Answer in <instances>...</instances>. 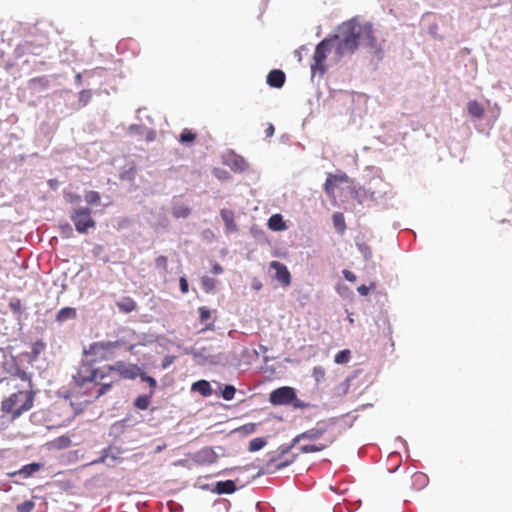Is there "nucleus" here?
Wrapping results in <instances>:
<instances>
[{
  "mask_svg": "<svg viewBox=\"0 0 512 512\" xmlns=\"http://www.w3.org/2000/svg\"><path fill=\"white\" fill-rule=\"evenodd\" d=\"M139 374L138 365L127 364L124 361L98 367H93L91 363H81L73 375V382L76 388L85 389L93 399H98L121 380H133Z\"/></svg>",
  "mask_w": 512,
  "mask_h": 512,
  "instance_id": "f257e3e1",
  "label": "nucleus"
},
{
  "mask_svg": "<svg viewBox=\"0 0 512 512\" xmlns=\"http://www.w3.org/2000/svg\"><path fill=\"white\" fill-rule=\"evenodd\" d=\"M359 22L349 20L339 27V34L332 39L336 40L335 53L338 57H343L354 53L359 47Z\"/></svg>",
  "mask_w": 512,
  "mask_h": 512,
  "instance_id": "f03ea898",
  "label": "nucleus"
},
{
  "mask_svg": "<svg viewBox=\"0 0 512 512\" xmlns=\"http://www.w3.org/2000/svg\"><path fill=\"white\" fill-rule=\"evenodd\" d=\"M34 398L35 392L33 389L19 390L1 402V410L4 413L11 414V420H16L33 407Z\"/></svg>",
  "mask_w": 512,
  "mask_h": 512,
  "instance_id": "7ed1b4c3",
  "label": "nucleus"
},
{
  "mask_svg": "<svg viewBox=\"0 0 512 512\" xmlns=\"http://www.w3.org/2000/svg\"><path fill=\"white\" fill-rule=\"evenodd\" d=\"M123 344V340L93 342L84 350L83 353L87 360L82 363H91L93 367H96V363L110 360L114 355V350Z\"/></svg>",
  "mask_w": 512,
  "mask_h": 512,
  "instance_id": "20e7f679",
  "label": "nucleus"
},
{
  "mask_svg": "<svg viewBox=\"0 0 512 512\" xmlns=\"http://www.w3.org/2000/svg\"><path fill=\"white\" fill-rule=\"evenodd\" d=\"M359 46H363L369 50L373 57L378 60L383 58V47L378 43L374 35L373 25L369 22H359Z\"/></svg>",
  "mask_w": 512,
  "mask_h": 512,
  "instance_id": "39448f33",
  "label": "nucleus"
},
{
  "mask_svg": "<svg viewBox=\"0 0 512 512\" xmlns=\"http://www.w3.org/2000/svg\"><path fill=\"white\" fill-rule=\"evenodd\" d=\"M333 39L325 38L317 46L313 54V62L311 63L312 75L319 74L322 76L326 71V59L330 52Z\"/></svg>",
  "mask_w": 512,
  "mask_h": 512,
  "instance_id": "423d86ee",
  "label": "nucleus"
},
{
  "mask_svg": "<svg viewBox=\"0 0 512 512\" xmlns=\"http://www.w3.org/2000/svg\"><path fill=\"white\" fill-rule=\"evenodd\" d=\"M92 210L88 207L74 209L70 215L76 230L79 233H87L90 228H94L96 223L91 217Z\"/></svg>",
  "mask_w": 512,
  "mask_h": 512,
  "instance_id": "0eeeda50",
  "label": "nucleus"
},
{
  "mask_svg": "<svg viewBox=\"0 0 512 512\" xmlns=\"http://www.w3.org/2000/svg\"><path fill=\"white\" fill-rule=\"evenodd\" d=\"M297 400L292 387L284 386L273 390L269 395V402L273 405H288Z\"/></svg>",
  "mask_w": 512,
  "mask_h": 512,
  "instance_id": "6e6552de",
  "label": "nucleus"
},
{
  "mask_svg": "<svg viewBox=\"0 0 512 512\" xmlns=\"http://www.w3.org/2000/svg\"><path fill=\"white\" fill-rule=\"evenodd\" d=\"M327 430L328 424L325 421H320L315 427L297 435L292 441V446L296 445L302 439L316 440L320 438L324 433H326Z\"/></svg>",
  "mask_w": 512,
  "mask_h": 512,
  "instance_id": "1a4fd4ad",
  "label": "nucleus"
},
{
  "mask_svg": "<svg viewBox=\"0 0 512 512\" xmlns=\"http://www.w3.org/2000/svg\"><path fill=\"white\" fill-rule=\"evenodd\" d=\"M348 181L349 177L345 173L337 175L329 174L324 184L325 193L329 198H335V189L337 188L338 184L347 183Z\"/></svg>",
  "mask_w": 512,
  "mask_h": 512,
  "instance_id": "9d476101",
  "label": "nucleus"
},
{
  "mask_svg": "<svg viewBox=\"0 0 512 512\" xmlns=\"http://www.w3.org/2000/svg\"><path fill=\"white\" fill-rule=\"evenodd\" d=\"M270 268L275 271V279H277L283 286H289L291 283V274L283 263L279 261L270 262Z\"/></svg>",
  "mask_w": 512,
  "mask_h": 512,
  "instance_id": "9b49d317",
  "label": "nucleus"
},
{
  "mask_svg": "<svg viewBox=\"0 0 512 512\" xmlns=\"http://www.w3.org/2000/svg\"><path fill=\"white\" fill-rule=\"evenodd\" d=\"M285 73L282 70L274 69L267 75V84L273 88H281L285 83Z\"/></svg>",
  "mask_w": 512,
  "mask_h": 512,
  "instance_id": "f8f14e48",
  "label": "nucleus"
},
{
  "mask_svg": "<svg viewBox=\"0 0 512 512\" xmlns=\"http://www.w3.org/2000/svg\"><path fill=\"white\" fill-rule=\"evenodd\" d=\"M41 464L39 463H30L27 465H24L21 469L8 473V476L14 477L16 475H22L24 478H28L32 476L34 473L39 471L41 469Z\"/></svg>",
  "mask_w": 512,
  "mask_h": 512,
  "instance_id": "ddd939ff",
  "label": "nucleus"
},
{
  "mask_svg": "<svg viewBox=\"0 0 512 512\" xmlns=\"http://www.w3.org/2000/svg\"><path fill=\"white\" fill-rule=\"evenodd\" d=\"M236 484L232 480L219 481L213 491L217 494H231L236 491Z\"/></svg>",
  "mask_w": 512,
  "mask_h": 512,
  "instance_id": "4468645a",
  "label": "nucleus"
},
{
  "mask_svg": "<svg viewBox=\"0 0 512 512\" xmlns=\"http://www.w3.org/2000/svg\"><path fill=\"white\" fill-rule=\"evenodd\" d=\"M336 437L332 436L329 438L327 443L325 444H308V445H302L299 447V450L301 453H313V452H320L324 449H326L329 445H331L335 441Z\"/></svg>",
  "mask_w": 512,
  "mask_h": 512,
  "instance_id": "2eb2a0df",
  "label": "nucleus"
},
{
  "mask_svg": "<svg viewBox=\"0 0 512 512\" xmlns=\"http://www.w3.org/2000/svg\"><path fill=\"white\" fill-rule=\"evenodd\" d=\"M467 110L469 115L476 119H481L485 113L483 105L476 100H471L467 103Z\"/></svg>",
  "mask_w": 512,
  "mask_h": 512,
  "instance_id": "dca6fc26",
  "label": "nucleus"
},
{
  "mask_svg": "<svg viewBox=\"0 0 512 512\" xmlns=\"http://www.w3.org/2000/svg\"><path fill=\"white\" fill-rule=\"evenodd\" d=\"M116 306L123 313H131L137 309V303L131 297H123L116 302Z\"/></svg>",
  "mask_w": 512,
  "mask_h": 512,
  "instance_id": "f3484780",
  "label": "nucleus"
},
{
  "mask_svg": "<svg viewBox=\"0 0 512 512\" xmlns=\"http://www.w3.org/2000/svg\"><path fill=\"white\" fill-rule=\"evenodd\" d=\"M221 218L224 221L228 231L234 232L237 230V226L234 222V213L228 209H222L220 211Z\"/></svg>",
  "mask_w": 512,
  "mask_h": 512,
  "instance_id": "a211bd4d",
  "label": "nucleus"
},
{
  "mask_svg": "<svg viewBox=\"0 0 512 512\" xmlns=\"http://www.w3.org/2000/svg\"><path fill=\"white\" fill-rule=\"evenodd\" d=\"M268 227L273 231H283L287 228L280 214H273L268 220Z\"/></svg>",
  "mask_w": 512,
  "mask_h": 512,
  "instance_id": "6ab92c4d",
  "label": "nucleus"
},
{
  "mask_svg": "<svg viewBox=\"0 0 512 512\" xmlns=\"http://www.w3.org/2000/svg\"><path fill=\"white\" fill-rule=\"evenodd\" d=\"M192 390L199 392L203 396H210L212 394V389L208 381L199 380L192 384Z\"/></svg>",
  "mask_w": 512,
  "mask_h": 512,
  "instance_id": "aec40b11",
  "label": "nucleus"
},
{
  "mask_svg": "<svg viewBox=\"0 0 512 512\" xmlns=\"http://www.w3.org/2000/svg\"><path fill=\"white\" fill-rule=\"evenodd\" d=\"M76 317V310L71 307H65L58 311L56 315V320L58 322H64L69 319H73Z\"/></svg>",
  "mask_w": 512,
  "mask_h": 512,
  "instance_id": "412c9836",
  "label": "nucleus"
},
{
  "mask_svg": "<svg viewBox=\"0 0 512 512\" xmlns=\"http://www.w3.org/2000/svg\"><path fill=\"white\" fill-rule=\"evenodd\" d=\"M333 225L338 233L343 234L346 230V223L344 215L340 212H335L332 216Z\"/></svg>",
  "mask_w": 512,
  "mask_h": 512,
  "instance_id": "4be33fe9",
  "label": "nucleus"
},
{
  "mask_svg": "<svg viewBox=\"0 0 512 512\" xmlns=\"http://www.w3.org/2000/svg\"><path fill=\"white\" fill-rule=\"evenodd\" d=\"M51 447L54 449H65L71 445V439L69 436L62 435L51 441Z\"/></svg>",
  "mask_w": 512,
  "mask_h": 512,
  "instance_id": "5701e85b",
  "label": "nucleus"
},
{
  "mask_svg": "<svg viewBox=\"0 0 512 512\" xmlns=\"http://www.w3.org/2000/svg\"><path fill=\"white\" fill-rule=\"evenodd\" d=\"M152 395L153 391L149 395H139L134 401V406L140 410H146L149 407Z\"/></svg>",
  "mask_w": 512,
  "mask_h": 512,
  "instance_id": "b1692460",
  "label": "nucleus"
},
{
  "mask_svg": "<svg viewBox=\"0 0 512 512\" xmlns=\"http://www.w3.org/2000/svg\"><path fill=\"white\" fill-rule=\"evenodd\" d=\"M197 134L190 129H183L179 136L181 143H192L195 141Z\"/></svg>",
  "mask_w": 512,
  "mask_h": 512,
  "instance_id": "393cba45",
  "label": "nucleus"
},
{
  "mask_svg": "<svg viewBox=\"0 0 512 512\" xmlns=\"http://www.w3.org/2000/svg\"><path fill=\"white\" fill-rule=\"evenodd\" d=\"M198 456L209 463H214L217 458V455L212 448L202 449L201 451H199Z\"/></svg>",
  "mask_w": 512,
  "mask_h": 512,
  "instance_id": "a878e982",
  "label": "nucleus"
},
{
  "mask_svg": "<svg viewBox=\"0 0 512 512\" xmlns=\"http://www.w3.org/2000/svg\"><path fill=\"white\" fill-rule=\"evenodd\" d=\"M29 84L34 88L47 89L49 87V80L45 76L35 77L29 81Z\"/></svg>",
  "mask_w": 512,
  "mask_h": 512,
  "instance_id": "bb28decb",
  "label": "nucleus"
},
{
  "mask_svg": "<svg viewBox=\"0 0 512 512\" xmlns=\"http://www.w3.org/2000/svg\"><path fill=\"white\" fill-rule=\"evenodd\" d=\"M351 359V352L348 349H344L339 351L334 358L335 363L337 364H346Z\"/></svg>",
  "mask_w": 512,
  "mask_h": 512,
  "instance_id": "cd10ccee",
  "label": "nucleus"
},
{
  "mask_svg": "<svg viewBox=\"0 0 512 512\" xmlns=\"http://www.w3.org/2000/svg\"><path fill=\"white\" fill-rule=\"evenodd\" d=\"M266 445V440L262 437L254 438L249 442V451L256 452Z\"/></svg>",
  "mask_w": 512,
  "mask_h": 512,
  "instance_id": "c85d7f7f",
  "label": "nucleus"
},
{
  "mask_svg": "<svg viewBox=\"0 0 512 512\" xmlns=\"http://www.w3.org/2000/svg\"><path fill=\"white\" fill-rule=\"evenodd\" d=\"M172 214L175 218H186L190 214V208L185 205H179L173 208Z\"/></svg>",
  "mask_w": 512,
  "mask_h": 512,
  "instance_id": "c756f323",
  "label": "nucleus"
},
{
  "mask_svg": "<svg viewBox=\"0 0 512 512\" xmlns=\"http://www.w3.org/2000/svg\"><path fill=\"white\" fill-rule=\"evenodd\" d=\"M14 376L19 378L21 381L26 382L25 389H33L31 376L27 372H25L24 370H17Z\"/></svg>",
  "mask_w": 512,
  "mask_h": 512,
  "instance_id": "7c9ffc66",
  "label": "nucleus"
},
{
  "mask_svg": "<svg viewBox=\"0 0 512 512\" xmlns=\"http://www.w3.org/2000/svg\"><path fill=\"white\" fill-rule=\"evenodd\" d=\"M100 200H101V197H100V194L97 192V191H88L86 194H85V201L89 204V205H96V204H99L100 203Z\"/></svg>",
  "mask_w": 512,
  "mask_h": 512,
  "instance_id": "2f4dec72",
  "label": "nucleus"
},
{
  "mask_svg": "<svg viewBox=\"0 0 512 512\" xmlns=\"http://www.w3.org/2000/svg\"><path fill=\"white\" fill-rule=\"evenodd\" d=\"M155 265L157 267V269L161 270L163 273H167L168 272V259L166 256H158L156 259H155Z\"/></svg>",
  "mask_w": 512,
  "mask_h": 512,
  "instance_id": "473e14b6",
  "label": "nucleus"
},
{
  "mask_svg": "<svg viewBox=\"0 0 512 512\" xmlns=\"http://www.w3.org/2000/svg\"><path fill=\"white\" fill-rule=\"evenodd\" d=\"M216 286V280L214 278L204 276L202 278V287L206 292H211Z\"/></svg>",
  "mask_w": 512,
  "mask_h": 512,
  "instance_id": "72a5a7b5",
  "label": "nucleus"
},
{
  "mask_svg": "<svg viewBox=\"0 0 512 512\" xmlns=\"http://www.w3.org/2000/svg\"><path fill=\"white\" fill-rule=\"evenodd\" d=\"M35 507V503L32 500L24 501L17 505V512H32Z\"/></svg>",
  "mask_w": 512,
  "mask_h": 512,
  "instance_id": "f704fd0d",
  "label": "nucleus"
},
{
  "mask_svg": "<svg viewBox=\"0 0 512 512\" xmlns=\"http://www.w3.org/2000/svg\"><path fill=\"white\" fill-rule=\"evenodd\" d=\"M91 98H92L91 90H82L79 93V103L83 107L86 106L90 102Z\"/></svg>",
  "mask_w": 512,
  "mask_h": 512,
  "instance_id": "c9c22d12",
  "label": "nucleus"
},
{
  "mask_svg": "<svg viewBox=\"0 0 512 512\" xmlns=\"http://www.w3.org/2000/svg\"><path fill=\"white\" fill-rule=\"evenodd\" d=\"M236 388L232 385H226L222 391V397L229 401L232 400L235 396Z\"/></svg>",
  "mask_w": 512,
  "mask_h": 512,
  "instance_id": "e433bc0d",
  "label": "nucleus"
},
{
  "mask_svg": "<svg viewBox=\"0 0 512 512\" xmlns=\"http://www.w3.org/2000/svg\"><path fill=\"white\" fill-rule=\"evenodd\" d=\"M199 318L202 323H206L211 318V312L205 306L198 308Z\"/></svg>",
  "mask_w": 512,
  "mask_h": 512,
  "instance_id": "4c0bfd02",
  "label": "nucleus"
},
{
  "mask_svg": "<svg viewBox=\"0 0 512 512\" xmlns=\"http://www.w3.org/2000/svg\"><path fill=\"white\" fill-rule=\"evenodd\" d=\"M138 376H140V377H141V380H142V381H144V382L148 383V385L151 387V391H153V392H154V389H155V388H156V386H157V382H156V380H155L153 377L148 376V375H146V374H144V373H141V372H140V374H139Z\"/></svg>",
  "mask_w": 512,
  "mask_h": 512,
  "instance_id": "58836bf2",
  "label": "nucleus"
},
{
  "mask_svg": "<svg viewBox=\"0 0 512 512\" xmlns=\"http://www.w3.org/2000/svg\"><path fill=\"white\" fill-rule=\"evenodd\" d=\"M313 377L315 378L316 382H320L325 377V369L321 366L314 367Z\"/></svg>",
  "mask_w": 512,
  "mask_h": 512,
  "instance_id": "ea45409f",
  "label": "nucleus"
},
{
  "mask_svg": "<svg viewBox=\"0 0 512 512\" xmlns=\"http://www.w3.org/2000/svg\"><path fill=\"white\" fill-rule=\"evenodd\" d=\"M342 274H343L344 278H345L347 281H349V282H355V281L357 280L356 275H355L352 271H350V270H348V269H344V270L342 271Z\"/></svg>",
  "mask_w": 512,
  "mask_h": 512,
  "instance_id": "a19ab883",
  "label": "nucleus"
},
{
  "mask_svg": "<svg viewBox=\"0 0 512 512\" xmlns=\"http://www.w3.org/2000/svg\"><path fill=\"white\" fill-rule=\"evenodd\" d=\"M179 286H180V290L183 294H186L188 293L189 291V285H188V282L186 280L185 277H181L180 280H179Z\"/></svg>",
  "mask_w": 512,
  "mask_h": 512,
  "instance_id": "79ce46f5",
  "label": "nucleus"
},
{
  "mask_svg": "<svg viewBox=\"0 0 512 512\" xmlns=\"http://www.w3.org/2000/svg\"><path fill=\"white\" fill-rule=\"evenodd\" d=\"M44 347H45V344L41 341L35 343L33 346V353L36 355L39 354L44 349Z\"/></svg>",
  "mask_w": 512,
  "mask_h": 512,
  "instance_id": "37998d69",
  "label": "nucleus"
},
{
  "mask_svg": "<svg viewBox=\"0 0 512 512\" xmlns=\"http://www.w3.org/2000/svg\"><path fill=\"white\" fill-rule=\"evenodd\" d=\"M357 291L361 296H367L369 294L370 287L366 285H361L357 288Z\"/></svg>",
  "mask_w": 512,
  "mask_h": 512,
  "instance_id": "c03bdc74",
  "label": "nucleus"
},
{
  "mask_svg": "<svg viewBox=\"0 0 512 512\" xmlns=\"http://www.w3.org/2000/svg\"><path fill=\"white\" fill-rule=\"evenodd\" d=\"M212 272H213V274H216V275L221 274L223 272V268L220 264L215 263L212 267Z\"/></svg>",
  "mask_w": 512,
  "mask_h": 512,
  "instance_id": "a18cd8bd",
  "label": "nucleus"
},
{
  "mask_svg": "<svg viewBox=\"0 0 512 512\" xmlns=\"http://www.w3.org/2000/svg\"><path fill=\"white\" fill-rule=\"evenodd\" d=\"M274 126L272 124H269V126L267 127V129L265 130V133H266V136L267 137H271L273 136L274 134Z\"/></svg>",
  "mask_w": 512,
  "mask_h": 512,
  "instance_id": "49530a36",
  "label": "nucleus"
},
{
  "mask_svg": "<svg viewBox=\"0 0 512 512\" xmlns=\"http://www.w3.org/2000/svg\"><path fill=\"white\" fill-rule=\"evenodd\" d=\"M20 306H21V303L19 300L16 303H10V307L13 311H19Z\"/></svg>",
  "mask_w": 512,
  "mask_h": 512,
  "instance_id": "de8ad7c7",
  "label": "nucleus"
},
{
  "mask_svg": "<svg viewBox=\"0 0 512 512\" xmlns=\"http://www.w3.org/2000/svg\"><path fill=\"white\" fill-rule=\"evenodd\" d=\"M308 404L306 403H303V402H296L294 403V407H297V408H304V407H307Z\"/></svg>",
  "mask_w": 512,
  "mask_h": 512,
  "instance_id": "09e8293b",
  "label": "nucleus"
},
{
  "mask_svg": "<svg viewBox=\"0 0 512 512\" xmlns=\"http://www.w3.org/2000/svg\"><path fill=\"white\" fill-rule=\"evenodd\" d=\"M254 427L255 425L254 424H250V425H246L244 426V428L246 429L247 432H252L254 431Z\"/></svg>",
  "mask_w": 512,
  "mask_h": 512,
  "instance_id": "8fccbe9b",
  "label": "nucleus"
},
{
  "mask_svg": "<svg viewBox=\"0 0 512 512\" xmlns=\"http://www.w3.org/2000/svg\"><path fill=\"white\" fill-rule=\"evenodd\" d=\"M71 201H72V202H78V201H80V196H78V195L73 196V197H72V199H71Z\"/></svg>",
  "mask_w": 512,
  "mask_h": 512,
  "instance_id": "3c124183",
  "label": "nucleus"
},
{
  "mask_svg": "<svg viewBox=\"0 0 512 512\" xmlns=\"http://www.w3.org/2000/svg\"><path fill=\"white\" fill-rule=\"evenodd\" d=\"M104 459H105L104 457H101L99 460H95L92 463H100V462H103Z\"/></svg>",
  "mask_w": 512,
  "mask_h": 512,
  "instance_id": "603ef678",
  "label": "nucleus"
},
{
  "mask_svg": "<svg viewBox=\"0 0 512 512\" xmlns=\"http://www.w3.org/2000/svg\"><path fill=\"white\" fill-rule=\"evenodd\" d=\"M212 326H213V324H212V323H211V324H208V325H206V329H211V328H212Z\"/></svg>",
  "mask_w": 512,
  "mask_h": 512,
  "instance_id": "864d4df0",
  "label": "nucleus"
}]
</instances>
